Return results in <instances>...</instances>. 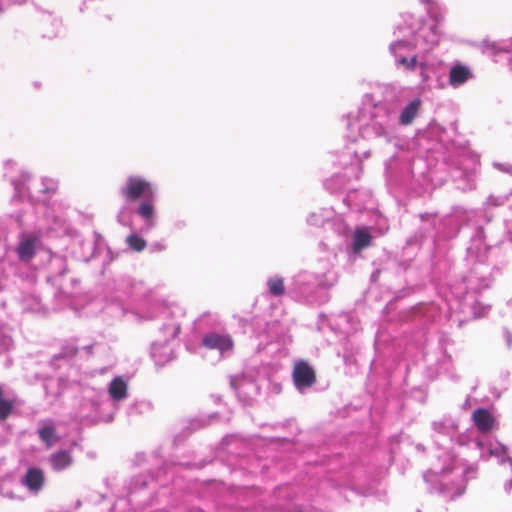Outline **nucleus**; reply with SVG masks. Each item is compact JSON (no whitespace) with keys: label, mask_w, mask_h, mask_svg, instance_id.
<instances>
[{"label":"nucleus","mask_w":512,"mask_h":512,"mask_svg":"<svg viewBox=\"0 0 512 512\" xmlns=\"http://www.w3.org/2000/svg\"><path fill=\"white\" fill-rule=\"evenodd\" d=\"M443 21L440 11L430 10L429 17L418 22V26L412 31V38L418 49L429 52L439 45L442 36L440 25Z\"/></svg>","instance_id":"nucleus-1"},{"label":"nucleus","mask_w":512,"mask_h":512,"mask_svg":"<svg viewBox=\"0 0 512 512\" xmlns=\"http://www.w3.org/2000/svg\"><path fill=\"white\" fill-rule=\"evenodd\" d=\"M293 380L296 389L309 388L316 383V372L305 360H299L294 365Z\"/></svg>","instance_id":"nucleus-2"},{"label":"nucleus","mask_w":512,"mask_h":512,"mask_svg":"<svg viewBox=\"0 0 512 512\" xmlns=\"http://www.w3.org/2000/svg\"><path fill=\"white\" fill-rule=\"evenodd\" d=\"M39 237L34 234H22L18 246V256L21 261H29L35 254V246Z\"/></svg>","instance_id":"nucleus-3"},{"label":"nucleus","mask_w":512,"mask_h":512,"mask_svg":"<svg viewBox=\"0 0 512 512\" xmlns=\"http://www.w3.org/2000/svg\"><path fill=\"white\" fill-rule=\"evenodd\" d=\"M473 421L476 428L481 433H487L492 430L495 425V418L491 415V413L484 409L479 408L473 412Z\"/></svg>","instance_id":"nucleus-4"},{"label":"nucleus","mask_w":512,"mask_h":512,"mask_svg":"<svg viewBox=\"0 0 512 512\" xmlns=\"http://www.w3.org/2000/svg\"><path fill=\"white\" fill-rule=\"evenodd\" d=\"M206 348L218 349L221 352L229 351L233 348V341L227 336L211 333L202 340Z\"/></svg>","instance_id":"nucleus-5"},{"label":"nucleus","mask_w":512,"mask_h":512,"mask_svg":"<svg viewBox=\"0 0 512 512\" xmlns=\"http://www.w3.org/2000/svg\"><path fill=\"white\" fill-rule=\"evenodd\" d=\"M472 77L473 73L468 67L461 64H456L450 70L449 83L452 86L457 87L464 84Z\"/></svg>","instance_id":"nucleus-6"},{"label":"nucleus","mask_w":512,"mask_h":512,"mask_svg":"<svg viewBox=\"0 0 512 512\" xmlns=\"http://www.w3.org/2000/svg\"><path fill=\"white\" fill-rule=\"evenodd\" d=\"M22 483H24L30 491H39L44 484L43 472L38 468L28 469Z\"/></svg>","instance_id":"nucleus-7"},{"label":"nucleus","mask_w":512,"mask_h":512,"mask_svg":"<svg viewBox=\"0 0 512 512\" xmlns=\"http://www.w3.org/2000/svg\"><path fill=\"white\" fill-rule=\"evenodd\" d=\"M420 106L421 100L419 98H415L412 101H410L401 111L399 116V122L402 125L411 124L414 118L416 117Z\"/></svg>","instance_id":"nucleus-8"},{"label":"nucleus","mask_w":512,"mask_h":512,"mask_svg":"<svg viewBox=\"0 0 512 512\" xmlns=\"http://www.w3.org/2000/svg\"><path fill=\"white\" fill-rule=\"evenodd\" d=\"M153 186L150 182L139 176H130L122 192H152Z\"/></svg>","instance_id":"nucleus-9"},{"label":"nucleus","mask_w":512,"mask_h":512,"mask_svg":"<svg viewBox=\"0 0 512 512\" xmlns=\"http://www.w3.org/2000/svg\"><path fill=\"white\" fill-rule=\"evenodd\" d=\"M389 49H390V52L392 53V55L395 58H398V57L404 56L405 53H407V52H411L414 49H418V47H416L415 42H414L413 38L411 37L410 40L409 39H401V40L392 42L389 46Z\"/></svg>","instance_id":"nucleus-10"},{"label":"nucleus","mask_w":512,"mask_h":512,"mask_svg":"<svg viewBox=\"0 0 512 512\" xmlns=\"http://www.w3.org/2000/svg\"><path fill=\"white\" fill-rule=\"evenodd\" d=\"M109 394L111 398L115 400H121L126 398L127 396V384L126 382L120 378L116 377L112 379L109 386Z\"/></svg>","instance_id":"nucleus-11"},{"label":"nucleus","mask_w":512,"mask_h":512,"mask_svg":"<svg viewBox=\"0 0 512 512\" xmlns=\"http://www.w3.org/2000/svg\"><path fill=\"white\" fill-rule=\"evenodd\" d=\"M372 243V236L364 228H358L354 232V242H352V247H354V251L358 252L361 249L367 247Z\"/></svg>","instance_id":"nucleus-12"},{"label":"nucleus","mask_w":512,"mask_h":512,"mask_svg":"<svg viewBox=\"0 0 512 512\" xmlns=\"http://www.w3.org/2000/svg\"><path fill=\"white\" fill-rule=\"evenodd\" d=\"M50 463H52V466L56 471H61L70 466L72 458L69 452L58 451L50 457Z\"/></svg>","instance_id":"nucleus-13"},{"label":"nucleus","mask_w":512,"mask_h":512,"mask_svg":"<svg viewBox=\"0 0 512 512\" xmlns=\"http://www.w3.org/2000/svg\"><path fill=\"white\" fill-rule=\"evenodd\" d=\"M15 401L4 398V390L0 386V421H5L14 412Z\"/></svg>","instance_id":"nucleus-14"},{"label":"nucleus","mask_w":512,"mask_h":512,"mask_svg":"<svg viewBox=\"0 0 512 512\" xmlns=\"http://www.w3.org/2000/svg\"><path fill=\"white\" fill-rule=\"evenodd\" d=\"M481 47L483 52H487L492 55H497L498 53L511 54V51L508 48L502 47L497 42L489 41L487 39L481 42Z\"/></svg>","instance_id":"nucleus-15"},{"label":"nucleus","mask_w":512,"mask_h":512,"mask_svg":"<svg viewBox=\"0 0 512 512\" xmlns=\"http://www.w3.org/2000/svg\"><path fill=\"white\" fill-rule=\"evenodd\" d=\"M267 286H268V291H270V293L273 296L279 297V296L283 295L285 292L283 278H279V277L270 278L267 281Z\"/></svg>","instance_id":"nucleus-16"},{"label":"nucleus","mask_w":512,"mask_h":512,"mask_svg":"<svg viewBox=\"0 0 512 512\" xmlns=\"http://www.w3.org/2000/svg\"><path fill=\"white\" fill-rule=\"evenodd\" d=\"M31 177L27 173H22L19 177L12 180L16 192H23L30 189L29 182Z\"/></svg>","instance_id":"nucleus-17"},{"label":"nucleus","mask_w":512,"mask_h":512,"mask_svg":"<svg viewBox=\"0 0 512 512\" xmlns=\"http://www.w3.org/2000/svg\"><path fill=\"white\" fill-rule=\"evenodd\" d=\"M396 63L403 66L407 71H414L420 64L416 55H413L411 58H407L405 55L398 57L396 58Z\"/></svg>","instance_id":"nucleus-18"},{"label":"nucleus","mask_w":512,"mask_h":512,"mask_svg":"<svg viewBox=\"0 0 512 512\" xmlns=\"http://www.w3.org/2000/svg\"><path fill=\"white\" fill-rule=\"evenodd\" d=\"M127 244L133 251H142L146 247L145 240L135 234L127 237Z\"/></svg>","instance_id":"nucleus-19"},{"label":"nucleus","mask_w":512,"mask_h":512,"mask_svg":"<svg viewBox=\"0 0 512 512\" xmlns=\"http://www.w3.org/2000/svg\"><path fill=\"white\" fill-rule=\"evenodd\" d=\"M55 435L54 428L51 426H44L39 430V438L46 444L50 445Z\"/></svg>","instance_id":"nucleus-20"},{"label":"nucleus","mask_w":512,"mask_h":512,"mask_svg":"<svg viewBox=\"0 0 512 512\" xmlns=\"http://www.w3.org/2000/svg\"><path fill=\"white\" fill-rule=\"evenodd\" d=\"M138 214L145 219H151L152 215H154V208L150 203H142L139 206Z\"/></svg>","instance_id":"nucleus-21"},{"label":"nucleus","mask_w":512,"mask_h":512,"mask_svg":"<svg viewBox=\"0 0 512 512\" xmlns=\"http://www.w3.org/2000/svg\"><path fill=\"white\" fill-rule=\"evenodd\" d=\"M44 184H45V187L42 189L41 192H45V193L54 192L55 190L58 189V184L53 179H45Z\"/></svg>","instance_id":"nucleus-22"},{"label":"nucleus","mask_w":512,"mask_h":512,"mask_svg":"<svg viewBox=\"0 0 512 512\" xmlns=\"http://www.w3.org/2000/svg\"><path fill=\"white\" fill-rule=\"evenodd\" d=\"M494 166L498 170L512 175V164H510V163H494Z\"/></svg>","instance_id":"nucleus-23"},{"label":"nucleus","mask_w":512,"mask_h":512,"mask_svg":"<svg viewBox=\"0 0 512 512\" xmlns=\"http://www.w3.org/2000/svg\"><path fill=\"white\" fill-rule=\"evenodd\" d=\"M419 67L421 69L420 76L422 78V81L427 82L429 80V75L427 74L428 64L426 62H421L419 64Z\"/></svg>","instance_id":"nucleus-24"},{"label":"nucleus","mask_w":512,"mask_h":512,"mask_svg":"<svg viewBox=\"0 0 512 512\" xmlns=\"http://www.w3.org/2000/svg\"><path fill=\"white\" fill-rule=\"evenodd\" d=\"M422 3L424 4H428L430 7H429V10H436V11H439L437 9V7H435L434 3L432 2V0H420ZM430 11H428L429 13Z\"/></svg>","instance_id":"nucleus-25"},{"label":"nucleus","mask_w":512,"mask_h":512,"mask_svg":"<svg viewBox=\"0 0 512 512\" xmlns=\"http://www.w3.org/2000/svg\"><path fill=\"white\" fill-rule=\"evenodd\" d=\"M509 61H510V67H511V70H512V55H510Z\"/></svg>","instance_id":"nucleus-26"}]
</instances>
